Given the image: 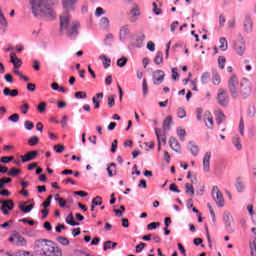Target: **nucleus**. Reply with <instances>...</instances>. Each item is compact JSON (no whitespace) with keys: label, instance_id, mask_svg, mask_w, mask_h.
I'll return each instance as SVG.
<instances>
[{"label":"nucleus","instance_id":"nucleus-9","mask_svg":"<svg viewBox=\"0 0 256 256\" xmlns=\"http://www.w3.org/2000/svg\"><path fill=\"white\" fill-rule=\"evenodd\" d=\"M217 101L221 107H227L229 105V95L224 89H220L217 95Z\"/></svg>","mask_w":256,"mask_h":256},{"label":"nucleus","instance_id":"nucleus-41","mask_svg":"<svg viewBox=\"0 0 256 256\" xmlns=\"http://www.w3.org/2000/svg\"><path fill=\"white\" fill-rule=\"evenodd\" d=\"M39 113H45L47 109V102H40L37 107Z\"/></svg>","mask_w":256,"mask_h":256},{"label":"nucleus","instance_id":"nucleus-63","mask_svg":"<svg viewBox=\"0 0 256 256\" xmlns=\"http://www.w3.org/2000/svg\"><path fill=\"white\" fill-rule=\"evenodd\" d=\"M9 161H13V156H4L0 159V163H9Z\"/></svg>","mask_w":256,"mask_h":256},{"label":"nucleus","instance_id":"nucleus-19","mask_svg":"<svg viewBox=\"0 0 256 256\" xmlns=\"http://www.w3.org/2000/svg\"><path fill=\"white\" fill-rule=\"evenodd\" d=\"M27 205V202H20L19 203V209L20 211H22V213H31V211H33L34 207H35V204H30L28 206Z\"/></svg>","mask_w":256,"mask_h":256},{"label":"nucleus","instance_id":"nucleus-29","mask_svg":"<svg viewBox=\"0 0 256 256\" xmlns=\"http://www.w3.org/2000/svg\"><path fill=\"white\" fill-rule=\"evenodd\" d=\"M99 59L100 61H102L104 69H108V67H111V59L107 58L106 55H100Z\"/></svg>","mask_w":256,"mask_h":256},{"label":"nucleus","instance_id":"nucleus-18","mask_svg":"<svg viewBox=\"0 0 256 256\" xmlns=\"http://www.w3.org/2000/svg\"><path fill=\"white\" fill-rule=\"evenodd\" d=\"M187 149L194 157H197V155H199V147L197 146V144H195L194 141H190L187 144Z\"/></svg>","mask_w":256,"mask_h":256},{"label":"nucleus","instance_id":"nucleus-62","mask_svg":"<svg viewBox=\"0 0 256 256\" xmlns=\"http://www.w3.org/2000/svg\"><path fill=\"white\" fill-rule=\"evenodd\" d=\"M177 71H178L177 68H172V79L174 81H177V79H179V73Z\"/></svg>","mask_w":256,"mask_h":256},{"label":"nucleus","instance_id":"nucleus-39","mask_svg":"<svg viewBox=\"0 0 256 256\" xmlns=\"http://www.w3.org/2000/svg\"><path fill=\"white\" fill-rule=\"evenodd\" d=\"M55 201H57V203H58L61 207H66V205H67V202H66L63 198L59 197V194H56V195H55Z\"/></svg>","mask_w":256,"mask_h":256},{"label":"nucleus","instance_id":"nucleus-52","mask_svg":"<svg viewBox=\"0 0 256 256\" xmlns=\"http://www.w3.org/2000/svg\"><path fill=\"white\" fill-rule=\"evenodd\" d=\"M24 127H25V129H27V131H31L35 127V124H33V122L27 120L24 122Z\"/></svg>","mask_w":256,"mask_h":256},{"label":"nucleus","instance_id":"nucleus-35","mask_svg":"<svg viewBox=\"0 0 256 256\" xmlns=\"http://www.w3.org/2000/svg\"><path fill=\"white\" fill-rule=\"evenodd\" d=\"M219 43H220L221 51H227V47H228L227 39L225 37H222L220 38Z\"/></svg>","mask_w":256,"mask_h":256},{"label":"nucleus","instance_id":"nucleus-26","mask_svg":"<svg viewBox=\"0 0 256 256\" xmlns=\"http://www.w3.org/2000/svg\"><path fill=\"white\" fill-rule=\"evenodd\" d=\"M235 188L238 193H243V191L245 190V185L243 184L241 178L236 179Z\"/></svg>","mask_w":256,"mask_h":256},{"label":"nucleus","instance_id":"nucleus-23","mask_svg":"<svg viewBox=\"0 0 256 256\" xmlns=\"http://www.w3.org/2000/svg\"><path fill=\"white\" fill-rule=\"evenodd\" d=\"M3 95H5V97H17L19 95V90H11L9 87H5L3 89Z\"/></svg>","mask_w":256,"mask_h":256},{"label":"nucleus","instance_id":"nucleus-48","mask_svg":"<svg viewBox=\"0 0 256 256\" xmlns=\"http://www.w3.org/2000/svg\"><path fill=\"white\" fill-rule=\"evenodd\" d=\"M225 63H226L225 56H219L218 65H219L220 69H225Z\"/></svg>","mask_w":256,"mask_h":256},{"label":"nucleus","instance_id":"nucleus-5","mask_svg":"<svg viewBox=\"0 0 256 256\" xmlns=\"http://www.w3.org/2000/svg\"><path fill=\"white\" fill-rule=\"evenodd\" d=\"M212 199H214L217 207L225 206V199L223 198V193L219 190L218 186H213L211 191Z\"/></svg>","mask_w":256,"mask_h":256},{"label":"nucleus","instance_id":"nucleus-12","mask_svg":"<svg viewBox=\"0 0 256 256\" xmlns=\"http://www.w3.org/2000/svg\"><path fill=\"white\" fill-rule=\"evenodd\" d=\"M223 221L225 223L226 229L230 232L233 233L235 231L233 227L231 226L233 223V216L229 212L224 213L223 215Z\"/></svg>","mask_w":256,"mask_h":256},{"label":"nucleus","instance_id":"nucleus-43","mask_svg":"<svg viewBox=\"0 0 256 256\" xmlns=\"http://www.w3.org/2000/svg\"><path fill=\"white\" fill-rule=\"evenodd\" d=\"M76 99H87V93L83 91H78L74 94Z\"/></svg>","mask_w":256,"mask_h":256},{"label":"nucleus","instance_id":"nucleus-49","mask_svg":"<svg viewBox=\"0 0 256 256\" xmlns=\"http://www.w3.org/2000/svg\"><path fill=\"white\" fill-rule=\"evenodd\" d=\"M58 243H60L61 245H69V239H67L66 237L63 236H59L57 238Z\"/></svg>","mask_w":256,"mask_h":256},{"label":"nucleus","instance_id":"nucleus-16","mask_svg":"<svg viewBox=\"0 0 256 256\" xmlns=\"http://www.w3.org/2000/svg\"><path fill=\"white\" fill-rule=\"evenodd\" d=\"M169 145L173 151H175L176 153H181V144H179V141H177V138L170 137Z\"/></svg>","mask_w":256,"mask_h":256},{"label":"nucleus","instance_id":"nucleus-46","mask_svg":"<svg viewBox=\"0 0 256 256\" xmlns=\"http://www.w3.org/2000/svg\"><path fill=\"white\" fill-rule=\"evenodd\" d=\"M127 65V57H122L117 60L118 67H125Z\"/></svg>","mask_w":256,"mask_h":256},{"label":"nucleus","instance_id":"nucleus-13","mask_svg":"<svg viewBox=\"0 0 256 256\" xmlns=\"http://www.w3.org/2000/svg\"><path fill=\"white\" fill-rule=\"evenodd\" d=\"M155 135H156L158 143H159L158 149L160 151L161 143H163V145L167 144V136H165V133L161 134V130L159 128H155Z\"/></svg>","mask_w":256,"mask_h":256},{"label":"nucleus","instance_id":"nucleus-11","mask_svg":"<svg viewBox=\"0 0 256 256\" xmlns=\"http://www.w3.org/2000/svg\"><path fill=\"white\" fill-rule=\"evenodd\" d=\"M153 84L154 85H161L163 81H165V72L162 70H156L153 73Z\"/></svg>","mask_w":256,"mask_h":256},{"label":"nucleus","instance_id":"nucleus-32","mask_svg":"<svg viewBox=\"0 0 256 256\" xmlns=\"http://www.w3.org/2000/svg\"><path fill=\"white\" fill-rule=\"evenodd\" d=\"M235 49L238 55L245 53V43L235 44Z\"/></svg>","mask_w":256,"mask_h":256},{"label":"nucleus","instance_id":"nucleus-6","mask_svg":"<svg viewBox=\"0 0 256 256\" xmlns=\"http://www.w3.org/2000/svg\"><path fill=\"white\" fill-rule=\"evenodd\" d=\"M240 95L243 99H247L251 95V82L247 78H243L240 82Z\"/></svg>","mask_w":256,"mask_h":256},{"label":"nucleus","instance_id":"nucleus-33","mask_svg":"<svg viewBox=\"0 0 256 256\" xmlns=\"http://www.w3.org/2000/svg\"><path fill=\"white\" fill-rule=\"evenodd\" d=\"M113 39H114L113 34L111 33L107 34L106 37L104 38V44L111 47V45H113Z\"/></svg>","mask_w":256,"mask_h":256},{"label":"nucleus","instance_id":"nucleus-8","mask_svg":"<svg viewBox=\"0 0 256 256\" xmlns=\"http://www.w3.org/2000/svg\"><path fill=\"white\" fill-rule=\"evenodd\" d=\"M129 21L130 23H137L139 17H141V8L139 5L135 4L129 11Z\"/></svg>","mask_w":256,"mask_h":256},{"label":"nucleus","instance_id":"nucleus-1","mask_svg":"<svg viewBox=\"0 0 256 256\" xmlns=\"http://www.w3.org/2000/svg\"><path fill=\"white\" fill-rule=\"evenodd\" d=\"M80 25L78 21L71 22V16L68 12H64L60 16V34L67 35L69 39H75L79 35Z\"/></svg>","mask_w":256,"mask_h":256},{"label":"nucleus","instance_id":"nucleus-54","mask_svg":"<svg viewBox=\"0 0 256 256\" xmlns=\"http://www.w3.org/2000/svg\"><path fill=\"white\" fill-rule=\"evenodd\" d=\"M160 225H161L160 222H152L147 225V229H148V231H151V230L155 229L156 227H160Z\"/></svg>","mask_w":256,"mask_h":256},{"label":"nucleus","instance_id":"nucleus-2","mask_svg":"<svg viewBox=\"0 0 256 256\" xmlns=\"http://www.w3.org/2000/svg\"><path fill=\"white\" fill-rule=\"evenodd\" d=\"M30 5L35 17L39 15H48V17H51L52 19L55 18V12L53 11L55 0H30Z\"/></svg>","mask_w":256,"mask_h":256},{"label":"nucleus","instance_id":"nucleus-31","mask_svg":"<svg viewBox=\"0 0 256 256\" xmlns=\"http://www.w3.org/2000/svg\"><path fill=\"white\" fill-rule=\"evenodd\" d=\"M155 65H161L163 63V52L158 51L154 58Z\"/></svg>","mask_w":256,"mask_h":256},{"label":"nucleus","instance_id":"nucleus-20","mask_svg":"<svg viewBox=\"0 0 256 256\" xmlns=\"http://www.w3.org/2000/svg\"><path fill=\"white\" fill-rule=\"evenodd\" d=\"M75 3H77V0H62L65 11H73Z\"/></svg>","mask_w":256,"mask_h":256},{"label":"nucleus","instance_id":"nucleus-24","mask_svg":"<svg viewBox=\"0 0 256 256\" xmlns=\"http://www.w3.org/2000/svg\"><path fill=\"white\" fill-rule=\"evenodd\" d=\"M65 221L68 225H71V227H77V225H79V222H75V217L73 216V213L68 214Z\"/></svg>","mask_w":256,"mask_h":256},{"label":"nucleus","instance_id":"nucleus-57","mask_svg":"<svg viewBox=\"0 0 256 256\" xmlns=\"http://www.w3.org/2000/svg\"><path fill=\"white\" fill-rule=\"evenodd\" d=\"M20 111L23 113V115H27V112L29 111V104L25 103L20 106Z\"/></svg>","mask_w":256,"mask_h":256},{"label":"nucleus","instance_id":"nucleus-60","mask_svg":"<svg viewBox=\"0 0 256 256\" xmlns=\"http://www.w3.org/2000/svg\"><path fill=\"white\" fill-rule=\"evenodd\" d=\"M102 15H105V11L101 7H97L95 11V17H101Z\"/></svg>","mask_w":256,"mask_h":256},{"label":"nucleus","instance_id":"nucleus-27","mask_svg":"<svg viewBox=\"0 0 256 256\" xmlns=\"http://www.w3.org/2000/svg\"><path fill=\"white\" fill-rule=\"evenodd\" d=\"M223 121H225V114L223 113V111H221V110L216 111L217 125H221V123H223Z\"/></svg>","mask_w":256,"mask_h":256},{"label":"nucleus","instance_id":"nucleus-58","mask_svg":"<svg viewBox=\"0 0 256 256\" xmlns=\"http://www.w3.org/2000/svg\"><path fill=\"white\" fill-rule=\"evenodd\" d=\"M250 255L256 256V244L255 242L250 243Z\"/></svg>","mask_w":256,"mask_h":256},{"label":"nucleus","instance_id":"nucleus-55","mask_svg":"<svg viewBox=\"0 0 256 256\" xmlns=\"http://www.w3.org/2000/svg\"><path fill=\"white\" fill-rule=\"evenodd\" d=\"M205 121V125L208 129H213V118L212 117H208L207 121L204 119Z\"/></svg>","mask_w":256,"mask_h":256},{"label":"nucleus","instance_id":"nucleus-53","mask_svg":"<svg viewBox=\"0 0 256 256\" xmlns=\"http://www.w3.org/2000/svg\"><path fill=\"white\" fill-rule=\"evenodd\" d=\"M51 199H53V195H49L46 201L42 203V207H44V209H47V207H50Z\"/></svg>","mask_w":256,"mask_h":256},{"label":"nucleus","instance_id":"nucleus-37","mask_svg":"<svg viewBox=\"0 0 256 256\" xmlns=\"http://www.w3.org/2000/svg\"><path fill=\"white\" fill-rule=\"evenodd\" d=\"M0 25H2V27H7L8 25L7 19L5 18V15L3 14L2 9H0Z\"/></svg>","mask_w":256,"mask_h":256},{"label":"nucleus","instance_id":"nucleus-51","mask_svg":"<svg viewBox=\"0 0 256 256\" xmlns=\"http://www.w3.org/2000/svg\"><path fill=\"white\" fill-rule=\"evenodd\" d=\"M152 7H153V13L155 14V15H161L162 13H163V10H161V8H158L157 7V3H153L152 4Z\"/></svg>","mask_w":256,"mask_h":256},{"label":"nucleus","instance_id":"nucleus-61","mask_svg":"<svg viewBox=\"0 0 256 256\" xmlns=\"http://www.w3.org/2000/svg\"><path fill=\"white\" fill-rule=\"evenodd\" d=\"M208 81H209V72H204L201 76V82L205 84Z\"/></svg>","mask_w":256,"mask_h":256},{"label":"nucleus","instance_id":"nucleus-34","mask_svg":"<svg viewBox=\"0 0 256 256\" xmlns=\"http://www.w3.org/2000/svg\"><path fill=\"white\" fill-rule=\"evenodd\" d=\"M232 143L237 151H241V149L243 148V146L241 145V139L237 137L233 138Z\"/></svg>","mask_w":256,"mask_h":256},{"label":"nucleus","instance_id":"nucleus-50","mask_svg":"<svg viewBox=\"0 0 256 256\" xmlns=\"http://www.w3.org/2000/svg\"><path fill=\"white\" fill-rule=\"evenodd\" d=\"M92 205H103V198L101 196H96L92 200Z\"/></svg>","mask_w":256,"mask_h":256},{"label":"nucleus","instance_id":"nucleus-42","mask_svg":"<svg viewBox=\"0 0 256 256\" xmlns=\"http://www.w3.org/2000/svg\"><path fill=\"white\" fill-rule=\"evenodd\" d=\"M37 143H39V137L37 136H32L29 140H28V144L31 147H34V145H37Z\"/></svg>","mask_w":256,"mask_h":256},{"label":"nucleus","instance_id":"nucleus-25","mask_svg":"<svg viewBox=\"0 0 256 256\" xmlns=\"http://www.w3.org/2000/svg\"><path fill=\"white\" fill-rule=\"evenodd\" d=\"M171 123H173V118L171 116H168L163 121V129L164 131H169L171 129Z\"/></svg>","mask_w":256,"mask_h":256},{"label":"nucleus","instance_id":"nucleus-56","mask_svg":"<svg viewBox=\"0 0 256 256\" xmlns=\"http://www.w3.org/2000/svg\"><path fill=\"white\" fill-rule=\"evenodd\" d=\"M54 151H56V153H63V151H65V146L57 144L54 146Z\"/></svg>","mask_w":256,"mask_h":256},{"label":"nucleus","instance_id":"nucleus-10","mask_svg":"<svg viewBox=\"0 0 256 256\" xmlns=\"http://www.w3.org/2000/svg\"><path fill=\"white\" fill-rule=\"evenodd\" d=\"M130 27L131 25L125 24L120 28L119 41H121L122 43H125V41H127V37H129V33H131Z\"/></svg>","mask_w":256,"mask_h":256},{"label":"nucleus","instance_id":"nucleus-59","mask_svg":"<svg viewBox=\"0 0 256 256\" xmlns=\"http://www.w3.org/2000/svg\"><path fill=\"white\" fill-rule=\"evenodd\" d=\"M108 106L110 108L115 106V95H110L108 97Z\"/></svg>","mask_w":256,"mask_h":256},{"label":"nucleus","instance_id":"nucleus-28","mask_svg":"<svg viewBox=\"0 0 256 256\" xmlns=\"http://www.w3.org/2000/svg\"><path fill=\"white\" fill-rule=\"evenodd\" d=\"M117 242H113L111 240H108L106 242H104V251H109V249H115V247H117Z\"/></svg>","mask_w":256,"mask_h":256},{"label":"nucleus","instance_id":"nucleus-22","mask_svg":"<svg viewBox=\"0 0 256 256\" xmlns=\"http://www.w3.org/2000/svg\"><path fill=\"white\" fill-rule=\"evenodd\" d=\"M10 61L14 65L15 69H19L23 63L21 59L17 58V54H15V52L10 54Z\"/></svg>","mask_w":256,"mask_h":256},{"label":"nucleus","instance_id":"nucleus-30","mask_svg":"<svg viewBox=\"0 0 256 256\" xmlns=\"http://www.w3.org/2000/svg\"><path fill=\"white\" fill-rule=\"evenodd\" d=\"M186 189V195H190V197H193L195 195V188L192 184L186 183L185 184Z\"/></svg>","mask_w":256,"mask_h":256},{"label":"nucleus","instance_id":"nucleus-3","mask_svg":"<svg viewBox=\"0 0 256 256\" xmlns=\"http://www.w3.org/2000/svg\"><path fill=\"white\" fill-rule=\"evenodd\" d=\"M35 249L37 255L52 256L55 253V247L49 245L46 239L36 241Z\"/></svg>","mask_w":256,"mask_h":256},{"label":"nucleus","instance_id":"nucleus-44","mask_svg":"<svg viewBox=\"0 0 256 256\" xmlns=\"http://www.w3.org/2000/svg\"><path fill=\"white\" fill-rule=\"evenodd\" d=\"M8 121H11L12 123H19V114L14 113L8 117Z\"/></svg>","mask_w":256,"mask_h":256},{"label":"nucleus","instance_id":"nucleus-21","mask_svg":"<svg viewBox=\"0 0 256 256\" xmlns=\"http://www.w3.org/2000/svg\"><path fill=\"white\" fill-rule=\"evenodd\" d=\"M21 157H22V163L33 161V159L37 157V151L27 152L24 156H21Z\"/></svg>","mask_w":256,"mask_h":256},{"label":"nucleus","instance_id":"nucleus-36","mask_svg":"<svg viewBox=\"0 0 256 256\" xmlns=\"http://www.w3.org/2000/svg\"><path fill=\"white\" fill-rule=\"evenodd\" d=\"M177 135L180 138V141H185V135H187V132L185 131V129L178 128Z\"/></svg>","mask_w":256,"mask_h":256},{"label":"nucleus","instance_id":"nucleus-14","mask_svg":"<svg viewBox=\"0 0 256 256\" xmlns=\"http://www.w3.org/2000/svg\"><path fill=\"white\" fill-rule=\"evenodd\" d=\"M243 29L245 33H253V20L251 17L246 16L243 23Z\"/></svg>","mask_w":256,"mask_h":256},{"label":"nucleus","instance_id":"nucleus-64","mask_svg":"<svg viewBox=\"0 0 256 256\" xmlns=\"http://www.w3.org/2000/svg\"><path fill=\"white\" fill-rule=\"evenodd\" d=\"M19 256H34L31 252L29 251H20L18 253Z\"/></svg>","mask_w":256,"mask_h":256},{"label":"nucleus","instance_id":"nucleus-17","mask_svg":"<svg viewBox=\"0 0 256 256\" xmlns=\"http://www.w3.org/2000/svg\"><path fill=\"white\" fill-rule=\"evenodd\" d=\"M211 163V152H206L203 158V170L205 173H209Z\"/></svg>","mask_w":256,"mask_h":256},{"label":"nucleus","instance_id":"nucleus-15","mask_svg":"<svg viewBox=\"0 0 256 256\" xmlns=\"http://www.w3.org/2000/svg\"><path fill=\"white\" fill-rule=\"evenodd\" d=\"M14 238L16 240L14 242V245H16V247H25L27 245V240L25 239V237L21 236L19 233L15 232Z\"/></svg>","mask_w":256,"mask_h":256},{"label":"nucleus","instance_id":"nucleus-45","mask_svg":"<svg viewBox=\"0 0 256 256\" xmlns=\"http://www.w3.org/2000/svg\"><path fill=\"white\" fill-rule=\"evenodd\" d=\"M212 83L213 85H219V83H221V76L217 73L213 74Z\"/></svg>","mask_w":256,"mask_h":256},{"label":"nucleus","instance_id":"nucleus-4","mask_svg":"<svg viewBox=\"0 0 256 256\" xmlns=\"http://www.w3.org/2000/svg\"><path fill=\"white\" fill-rule=\"evenodd\" d=\"M237 87H239V78H237L235 75H232L228 80V89L233 99H237L239 97Z\"/></svg>","mask_w":256,"mask_h":256},{"label":"nucleus","instance_id":"nucleus-7","mask_svg":"<svg viewBox=\"0 0 256 256\" xmlns=\"http://www.w3.org/2000/svg\"><path fill=\"white\" fill-rule=\"evenodd\" d=\"M0 210L3 212L4 215H9V211H13V208L15 207V202L13 200H0Z\"/></svg>","mask_w":256,"mask_h":256},{"label":"nucleus","instance_id":"nucleus-38","mask_svg":"<svg viewBox=\"0 0 256 256\" xmlns=\"http://www.w3.org/2000/svg\"><path fill=\"white\" fill-rule=\"evenodd\" d=\"M142 93H143L144 96H147V94L149 93V87L147 86V79H143Z\"/></svg>","mask_w":256,"mask_h":256},{"label":"nucleus","instance_id":"nucleus-47","mask_svg":"<svg viewBox=\"0 0 256 256\" xmlns=\"http://www.w3.org/2000/svg\"><path fill=\"white\" fill-rule=\"evenodd\" d=\"M19 173H21V170H19L17 168H12L8 171V175H10L11 177H17V175H19Z\"/></svg>","mask_w":256,"mask_h":256},{"label":"nucleus","instance_id":"nucleus-40","mask_svg":"<svg viewBox=\"0 0 256 256\" xmlns=\"http://www.w3.org/2000/svg\"><path fill=\"white\" fill-rule=\"evenodd\" d=\"M177 116L179 117V119H185L187 117V112L183 108H178Z\"/></svg>","mask_w":256,"mask_h":256}]
</instances>
